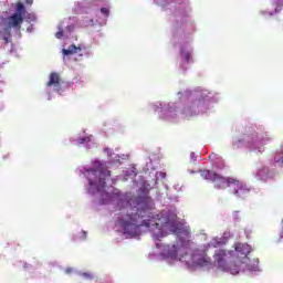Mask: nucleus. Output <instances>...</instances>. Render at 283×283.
<instances>
[{"label": "nucleus", "mask_w": 283, "mask_h": 283, "mask_svg": "<svg viewBox=\"0 0 283 283\" xmlns=\"http://www.w3.org/2000/svg\"><path fill=\"white\" fill-rule=\"evenodd\" d=\"M61 75L56 72H52L49 76V82L46 83V87H53L55 92H61Z\"/></svg>", "instance_id": "0eeeda50"}, {"label": "nucleus", "mask_w": 283, "mask_h": 283, "mask_svg": "<svg viewBox=\"0 0 283 283\" xmlns=\"http://www.w3.org/2000/svg\"><path fill=\"white\" fill-rule=\"evenodd\" d=\"M23 24V17L13 13L8 18V25L10 28H14L15 30H21V25Z\"/></svg>", "instance_id": "6e6552de"}, {"label": "nucleus", "mask_w": 283, "mask_h": 283, "mask_svg": "<svg viewBox=\"0 0 283 283\" xmlns=\"http://www.w3.org/2000/svg\"><path fill=\"white\" fill-rule=\"evenodd\" d=\"M136 206L134 207L133 205ZM116 211H119L117 217V223L123 229L126 235L136 238L140 233V227H145L153 232L154 240H160L169 233H176L179 241L172 245H165L161 252L164 258H170L176 260L180 249H187L191 244V240L185 241V238H191V231L182 226L176 224V221L171 220L168 216H154L149 210L147 203H138L134 199H122L117 203Z\"/></svg>", "instance_id": "f257e3e1"}, {"label": "nucleus", "mask_w": 283, "mask_h": 283, "mask_svg": "<svg viewBox=\"0 0 283 283\" xmlns=\"http://www.w3.org/2000/svg\"><path fill=\"white\" fill-rule=\"evenodd\" d=\"M78 50V48H76V45L71 44L67 49H63V55L64 56H70L72 54H76V51Z\"/></svg>", "instance_id": "ddd939ff"}, {"label": "nucleus", "mask_w": 283, "mask_h": 283, "mask_svg": "<svg viewBox=\"0 0 283 283\" xmlns=\"http://www.w3.org/2000/svg\"><path fill=\"white\" fill-rule=\"evenodd\" d=\"M101 12H102V14H104V17H109V9L103 7V8L101 9Z\"/></svg>", "instance_id": "dca6fc26"}, {"label": "nucleus", "mask_w": 283, "mask_h": 283, "mask_svg": "<svg viewBox=\"0 0 283 283\" xmlns=\"http://www.w3.org/2000/svg\"><path fill=\"white\" fill-rule=\"evenodd\" d=\"M55 36H56V39H63V36H64L63 30L61 29L60 31H57L55 33Z\"/></svg>", "instance_id": "a211bd4d"}, {"label": "nucleus", "mask_w": 283, "mask_h": 283, "mask_svg": "<svg viewBox=\"0 0 283 283\" xmlns=\"http://www.w3.org/2000/svg\"><path fill=\"white\" fill-rule=\"evenodd\" d=\"M25 6H23V3H21V2H19L18 4H17V12L14 13V14H18L19 17H22V19H23V17H25Z\"/></svg>", "instance_id": "4468645a"}, {"label": "nucleus", "mask_w": 283, "mask_h": 283, "mask_svg": "<svg viewBox=\"0 0 283 283\" xmlns=\"http://www.w3.org/2000/svg\"><path fill=\"white\" fill-rule=\"evenodd\" d=\"M12 35V27H7L0 32V38L4 43H10V36Z\"/></svg>", "instance_id": "9b49d317"}, {"label": "nucleus", "mask_w": 283, "mask_h": 283, "mask_svg": "<svg viewBox=\"0 0 283 283\" xmlns=\"http://www.w3.org/2000/svg\"><path fill=\"white\" fill-rule=\"evenodd\" d=\"M82 275H83V277H85L86 280H94V275H92V273L85 272V273H83Z\"/></svg>", "instance_id": "f3484780"}, {"label": "nucleus", "mask_w": 283, "mask_h": 283, "mask_svg": "<svg viewBox=\"0 0 283 283\" xmlns=\"http://www.w3.org/2000/svg\"><path fill=\"white\" fill-rule=\"evenodd\" d=\"M269 140H271V138L266 135L254 133L251 140L248 139V143L250 144L249 147H252L253 151L262 154L264 151V146L269 145Z\"/></svg>", "instance_id": "20e7f679"}, {"label": "nucleus", "mask_w": 283, "mask_h": 283, "mask_svg": "<svg viewBox=\"0 0 283 283\" xmlns=\"http://www.w3.org/2000/svg\"><path fill=\"white\" fill-rule=\"evenodd\" d=\"M88 174H91V176L98 175V178H99L97 181H94V179H88L90 187H95L97 189V191H104L105 187H106L105 180H107V178H111L112 172L104 168H101L98 170L91 168L88 170Z\"/></svg>", "instance_id": "7ed1b4c3"}, {"label": "nucleus", "mask_w": 283, "mask_h": 283, "mask_svg": "<svg viewBox=\"0 0 283 283\" xmlns=\"http://www.w3.org/2000/svg\"><path fill=\"white\" fill-rule=\"evenodd\" d=\"M233 185L240 187V180L231 177L226 178L217 175V178L214 180V189H227V187H233Z\"/></svg>", "instance_id": "423d86ee"}, {"label": "nucleus", "mask_w": 283, "mask_h": 283, "mask_svg": "<svg viewBox=\"0 0 283 283\" xmlns=\"http://www.w3.org/2000/svg\"><path fill=\"white\" fill-rule=\"evenodd\" d=\"M237 256L239 258L237 264H247L249 262V253H251V245L247 243H237L234 245Z\"/></svg>", "instance_id": "39448f33"}, {"label": "nucleus", "mask_w": 283, "mask_h": 283, "mask_svg": "<svg viewBox=\"0 0 283 283\" xmlns=\"http://www.w3.org/2000/svg\"><path fill=\"white\" fill-rule=\"evenodd\" d=\"M81 143H85V139H81Z\"/></svg>", "instance_id": "412c9836"}, {"label": "nucleus", "mask_w": 283, "mask_h": 283, "mask_svg": "<svg viewBox=\"0 0 283 283\" xmlns=\"http://www.w3.org/2000/svg\"><path fill=\"white\" fill-rule=\"evenodd\" d=\"M199 266H209L211 264V258L209 255H203L197 260Z\"/></svg>", "instance_id": "f8f14e48"}, {"label": "nucleus", "mask_w": 283, "mask_h": 283, "mask_svg": "<svg viewBox=\"0 0 283 283\" xmlns=\"http://www.w3.org/2000/svg\"><path fill=\"white\" fill-rule=\"evenodd\" d=\"M65 273H67V274L72 273V268H67V269L65 270Z\"/></svg>", "instance_id": "aec40b11"}, {"label": "nucleus", "mask_w": 283, "mask_h": 283, "mask_svg": "<svg viewBox=\"0 0 283 283\" xmlns=\"http://www.w3.org/2000/svg\"><path fill=\"white\" fill-rule=\"evenodd\" d=\"M201 178H203V180H210L213 182L216 181V178H218V174L212 170H201Z\"/></svg>", "instance_id": "9d476101"}, {"label": "nucleus", "mask_w": 283, "mask_h": 283, "mask_svg": "<svg viewBox=\"0 0 283 283\" xmlns=\"http://www.w3.org/2000/svg\"><path fill=\"white\" fill-rule=\"evenodd\" d=\"M196 160H198V158L196 157V153H190V163H196Z\"/></svg>", "instance_id": "6ab92c4d"}, {"label": "nucleus", "mask_w": 283, "mask_h": 283, "mask_svg": "<svg viewBox=\"0 0 283 283\" xmlns=\"http://www.w3.org/2000/svg\"><path fill=\"white\" fill-rule=\"evenodd\" d=\"M181 56L185 59V61H187V63H189L191 53L189 51H181Z\"/></svg>", "instance_id": "2eb2a0df"}, {"label": "nucleus", "mask_w": 283, "mask_h": 283, "mask_svg": "<svg viewBox=\"0 0 283 283\" xmlns=\"http://www.w3.org/2000/svg\"><path fill=\"white\" fill-rule=\"evenodd\" d=\"M214 264L220 269L221 271H229L231 275H238L240 273V268H229L228 262L229 258H231V252H227L226 250H217L214 252Z\"/></svg>", "instance_id": "f03ea898"}, {"label": "nucleus", "mask_w": 283, "mask_h": 283, "mask_svg": "<svg viewBox=\"0 0 283 283\" xmlns=\"http://www.w3.org/2000/svg\"><path fill=\"white\" fill-rule=\"evenodd\" d=\"M232 186L237 187V189L233 191V193L238 198H247V196H249L250 190H249V188H244L242 182L239 181V186L238 185H232Z\"/></svg>", "instance_id": "1a4fd4ad"}]
</instances>
